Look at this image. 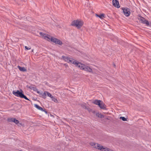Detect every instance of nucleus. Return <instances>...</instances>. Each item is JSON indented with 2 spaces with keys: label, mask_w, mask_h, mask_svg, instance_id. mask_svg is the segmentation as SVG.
Wrapping results in <instances>:
<instances>
[{
  "label": "nucleus",
  "mask_w": 151,
  "mask_h": 151,
  "mask_svg": "<svg viewBox=\"0 0 151 151\" xmlns=\"http://www.w3.org/2000/svg\"><path fill=\"white\" fill-rule=\"evenodd\" d=\"M62 57L65 61L68 63H70L75 65L76 67H78L82 70L88 72H93L92 69L87 65L82 64L77 61L73 59L68 57L63 56Z\"/></svg>",
  "instance_id": "obj_1"
},
{
  "label": "nucleus",
  "mask_w": 151,
  "mask_h": 151,
  "mask_svg": "<svg viewBox=\"0 0 151 151\" xmlns=\"http://www.w3.org/2000/svg\"><path fill=\"white\" fill-rule=\"evenodd\" d=\"M40 35L42 36V37L48 41H51L56 44H58L61 45L63 44L62 42L60 40L53 37H52L49 35L44 34L43 33L40 32Z\"/></svg>",
  "instance_id": "obj_2"
},
{
  "label": "nucleus",
  "mask_w": 151,
  "mask_h": 151,
  "mask_svg": "<svg viewBox=\"0 0 151 151\" xmlns=\"http://www.w3.org/2000/svg\"><path fill=\"white\" fill-rule=\"evenodd\" d=\"M22 93L23 91L22 89H20L19 91L17 90L16 91H13L12 92V93L15 96L24 98L27 100H28V99L26 96L23 94Z\"/></svg>",
  "instance_id": "obj_3"
},
{
  "label": "nucleus",
  "mask_w": 151,
  "mask_h": 151,
  "mask_svg": "<svg viewBox=\"0 0 151 151\" xmlns=\"http://www.w3.org/2000/svg\"><path fill=\"white\" fill-rule=\"evenodd\" d=\"M83 24V22L79 20H74L71 24L72 26L76 27L78 29L81 27Z\"/></svg>",
  "instance_id": "obj_4"
},
{
  "label": "nucleus",
  "mask_w": 151,
  "mask_h": 151,
  "mask_svg": "<svg viewBox=\"0 0 151 151\" xmlns=\"http://www.w3.org/2000/svg\"><path fill=\"white\" fill-rule=\"evenodd\" d=\"M123 12L124 15L126 17H129L130 14L129 9L128 8H123Z\"/></svg>",
  "instance_id": "obj_5"
},
{
  "label": "nucleus",
  "mask_w": 151,
  "mask_h": 151,
  "mask_svg": "<svg viewBox=\"0 0 151 151\" xmlns=\"http://www.w3.org/2000/svg\"><path fill=\"white\" fill-rule=\"evenodd\" d=\"M112 4L114 6L117 8H119L120 6L119 5V2L116 0H113Z\"/></svg>",
  "instance_id": "obj_6"
},
{
  "label": "nucleus",
  "mask_w": 151,
  "mask_h": 151,
  "mask_svg": "<svg viewBox=\"0 0 151 151\" xmlns=\"http://www.w3.org/2000/svg\"><path fill=\"white\" fill-rule=\"evenodd\" d=\"M141 20L142 23L146 24L147 26H149V22L147 20H146L145 18L143 17H141Z\"/></svg>",
  "instance_id": "obj_7"
},
{
  "label": "nucleus",
  "mask_w": 151,
  "mask_h": 151,
  "mask_svg": "<svg viewBox=\"0 0 151 151\" xmlns=\"http://www.w3.org/2000/svg\"><path fill=\"white\" fill-rule=\"evenodd\" d=\"M99 107L101 109H106V105L102 102H100L99 105Z\"/></svg>",
  "instance_id": "obj_8"
},
{
  "label": "nucleus",
  "mask_w": 151,
  "mask_h": 151,
  "mask_svg": "<svg viewBox=\"0 0 151 151\" xmlns=\"http://www.w3.org/2000/svg\"><path fill=\"white\" fill-rule=\"evenodd\" d=\"M18 68L22 72H26L27 69L24 67H21L19 66H17Z\"/></svg>",
  "instance_id": "obj_9"
},
{
  "label": "nucleus",
  "mask_w": 151,
  "mask_h": 151,
  "mask_svg": "<svg viewBox=\"0 0 151 151\" xmlns=\"http://www.w3.org/2000/svg\"><path fill=\"white\" fill-rule=\"evenodd\" d=\"M52 99V101L55 102L56 103H58V100L55 97L53 96H52L50 98Z\"/></svg>",
  "instance_id": "obj_10"
},
{
  "label": "nucleus",
  "mask_w": 151,
  "mask_h": 151,
  "mask_svg": "<svg viewBox=\"0 0 151 151\" xmlns=\"http://www.w3.org/2000/svg\"><path fill=\"white\" fill-rule=\"evenodd\" d=\"M101 102V101L100 100H96L93 101V104L96 105H98L99 106V104Z\"/></svg>",
  "instance_id": "obj_11"
},
{
  "label": "nucleus",
  "mask_w": 151,
  "mask_h": 151,
  "mask_svg": "<svg viewBox=\"0 0 151 151\" xmlns=\"http://www.w3.org/2000/svg\"><path fill=\"white\" fill-rule=\"evenodd\" d=\"M96 16L97 17H99L100 19H102L105 18V15L104 14H101L100 15H98L97 14H96Z\"/></svg>",
  "instance_id": "obj_12"
},
{
  "label": "nucleus",
  "mask_w": 151,
  "mask_h": 151,
  "mask_svg": "<svg viewBox=\"0 0 151 151\" xmlns=\"http://www.w3.org/2000/svg\"><path fill=\"white\" fill-rule=\"evenodd\" d=\"M35 106L36 108H37L38 109L41 110L42 111H44V110H43V108L42 107L38 106V105L37 104H35Z\"/></svg>",
  "instance_id": "obj_13"
},
{
  "label": "nucleus",
  "mask_w": 151,
  "mask_h": 151,
  "mask_svg": "<svg viewBox=\"0 0 151 151\" xmlns=\"http://www.w3.org/2000/svg\"><path fill=\"white\" fill-rule=\"evenodd\" d=\"M96 116L102 118L104 117V116L101 113H97L96 114Z\"/></svg>",
  "instance_id": "obj_14"
},
{
  "label": "nucleus",
  "mask_w": 151,
  "mask_h": 151,
  "mask_svg": "<svg viewBox=\"0 0 151 151\" xmlns=\"http://www.w3.org/2000/svg\"><path fill=\"white\" fill-rule=\"evenodd\" d=\"M45 93L46 96H47L48 97H50V98H51V97L52 96V95L50 93L47 91H45Z\"/></svg>",
  "instance_id": "obj_15"
},
{
  "label": "nucleus",
  "mask_w": 151,
  "mask_h": 151,
  "mask_svg": "<svg viewBox=\"0 0 151 151\" xmlns=\"http://www.w3.org/2000/svg\"><path fill=\"white\" fill-rule=\"evenodd\" d=\"M41 95L42 96V97L44 99L46 98V95L45 93V91H44L43 93H41Z\"/></svg>",
  "instance_id": "obj_16"
},
{
  "label": "nucleus",
  "mask_w": 151,
  "mask_h": 151,
  "mask_svg": "<svg viewBox=\"0 0 151 151\" xmlns=\"http://www.w3.org/2000/svg\"><path fill=\"white\" fill-rule=\"evenodd\" d=\"M13 122L15 123L16 124H17L19 123V121L18 120L14 118V119L13 120Z\"/></svg>",
  "instance_id": "obj_17"
},
{
  "label": "nucleus",
  "mask_w": 151,
  "mask_h": 151,
  "mask_svg": "<svg viewBox=\"0 0 151 151\" xmlns=\"http://www.w3.org/2000/svg\"><path fill=\"white\" fill-rule=\"evenodd\" d=\"M14 118H9L7 119V121L9 122H13V120Z\"/></svg>",
  "instance_id": "obj_18"
},
{
  "label": "nucleus",
  "mask_w": 151,
  "mask_h": 151,
  "mask_svg": "<svg viewBox=\"0 0 151 151\" xmlns=\"http://www.w3.org/2000/svg\"><path fill=\"white\" fill-rule=\"evenodd\" d=\"M120 118L124 121H126V119L124 117H120Z\"/></svg>",
  "instance_id": "obj_19"
},
{
  "label": "nucleus",
  "mask_w": 151,
  "mask_h": 151,
  "mask_svg": "<svg viewBox=\"0 0 151 151\" xmlns=\"http://www.w3.org/2000/svg\"><path fill=\"white\" fill-rule=\"evenodd\" d=\"M25 49L27 50H30L31 49V48H29L27 46H25Z\"/></svg>",
  "instance_id": "obj_20"
},
{
  "label": "nucleus",
  "mask_w": 151,
  "mask_h": 151,
  "mask_svg": "<svg viewBox=\"0 0 151 151\" xmlns=\"http://www.w3.org/2000/svg\"><path fill=\"white\" fill-rule=\"evenodd\" d=\"M37 93L39 94L40 95H41V93H40L39 91H38V90H37Z\"/></svg>",
  "instance_id": "obj_21"
},
{
  "label": "nucleus",
  "mask_w": 151,
  "mask_h": 151,
  "mask_svg": "<svg viewBox=\"0 0 151 151\" xmlns=\"http://www.w3.org/2000/svg\"><path fill=\"white\" fill-rule=\"evenodd\" d=\"M64 65L65 66H68V65L67 64H64Z\"/></svg>",
  "instance_id": "obj_22"
}]
</instances>
